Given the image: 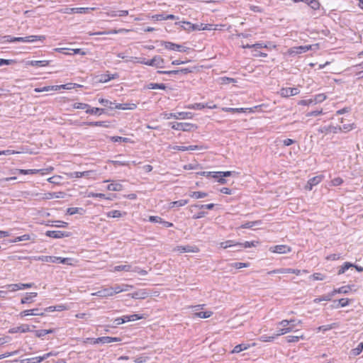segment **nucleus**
<instances>
[{"label": "nucleus", "mask_w": 363, "mask_h": 363, "mask_svg": "<svg viewBox=\"0 0 363 363\" xmlns=\"http://www.w3.org/2000/svg\"><path fill=\"white\" fill-rule=\"evenodd\" d=\"M127 318H129V315H123L120 318H117L115 319L114 322L116 325H121L123 323H125L126 322H130V320L127 319Z\"/></svg>", "instance_id": "55"}, {"label": "nucleus", "mask_w": 363, "mask_h": 363, "mask_svg": "<svg viewBox=\"0 0 363 363\" xmlns=\"http://www.w3.org/2000/svg\"><path fill=\"white\" fill-rule=\"evenodd\" d=\"M351 290V286L350 285L343 286L338 289H335L332 291L333 294V296L337 294H347Z\"/></svg>", "instance_id": "28"}, {"label": "nucleus", "mask_w": 363, "mask_h": 363, "mask_svg": "<svg viewBox=\"0 0 363 363\" xmlns=\"http://www.w3.org/2000/svg\"><path fill=\"white\" fill-rule=\"evenodd\" d=\"M269 251L278 254H286L291 252V247L286 245H278L271 247Z\"/></svg>", "instance_id": "12"}, {"label": "nucleus", "mask_w": 363, "mask_h": 363, "mask_svg": "<svg viewBox=\"0 0 363 363\" xmlns=\"http://www.w3.org/2000/svg\"><path fill=\"white\" fill-rule=\"evenodd\" d=\"M88 197H89V198H100V199H110V198L106 197L104 194H101V193L89 192L88 194Z\"/></svg>", "instance_id": "57"}, {"label": "nucleus", "mask_w": 363, "mask_h": 363, "mask_svg": "<svg viewBox=\"0 0 363 363\" xmlns=\"http://www.w3.org/2000/svg\"><path fill=\"white\" fill-rule=\"evenodd\" d=\"M311 48L312 45H311L293 47L288 50V53L291 56H295L298 54L306 52L311 50Z\"/></svg>", "instance_id": "7"}, {"label": "nucleus", "mask_w": 363, "mask_h": 363, "mask_svg": "<svg viewBox=\"0 0 363 363\" xmlns=\"http://www.w3.org/2000/svg\"><path fill=\"white\" fill-rule=\"evenodd\" d=\"M16 171L18 172V174H23V175H26V174H35L38 172H39L40 171H41V169H16Z\"/></svg>", "instance_id": "48"}, {"label": "nucleus", "mask_w": 363, "mask_h": 363, "mask_svg": "<svg viewBox=\"0 0 363 363\" xmlns=\"http://www.w3.org/2000/svg\"><path fill=\"white\" fill-rule=\"evenodd\" d=\"M350 303L349 298H340L337 301V303L334 306L335 308H338L339 306L345 307L348 306Z\"/></svg>", "instance_id": "53"}, {"label": "nucleus", "mask_w": 363, "mask_h": 363, "mask_svg": "<svg viewBox=\"0 0 363 363\" xmlns=\"http://www.w3.org/2000/svg\"><path fill=\"white\" fill-rule=\"evenodd\" d=\"M45 40V35H28L26 37H12L11 35H4L1 38V42L5 43H33L37 40L43 41Z\"/></svg>", "instance_id": "2"}, {"label": "nucleus", "mask_w": 363, "mask_h": 363, "mask_svg": "<svg viewBox=\"0 0 363 363\" xmlns=\"http://www.w3.org/2000/svg\"><path fill=\"white\" fill-rule=\"evenodd\" d=\"M51 60H31L28 61L27 65L33 67H45L49 65Z\"/></svg>", "instance_id": "24"}, {"label": "nucleus", "mask_w": 363, "mask_h": 363, "mask_svg": "<svg viewBox=\"0 0 363 363\" xmlns=\"http://www.w3.org/2000/svg\"><path fill=\"white\" fill-rule=\"evenodd\" d=\"M322 179H323L322 175L315 176V177H313V178L310 179L308 181V183L306 186V189L308 190H310V191L312 190V189L314 186H316L322 181Z\"/></svg>", "instance_id": "16"}, {"label": "nucleus", "mask_w": 363, "mask_h": 363, "mask_svg": "<svg viewBox=\"0 0 363 363\" xmlns=\"http://www.w3.org/2000/svg\"><path fill=\"white\" fill-rule=\"evenodd\" d=\"M222 110L225 112H228V113H246L247 112V109L246 108H228V107H225V108H223Z\"/></svg>", "instance_id": "37"}, {"label": "nucleus", "mask_w": 363, "mask_h": 363, "mask_svg": "<svg viewBox=\"0 0 363 363\" xmlns=\"http://www.w3.org/2000/svg\"><path fill=\"white\" fill-rule=\"evenodd\" d=\"M213 315V312L208 311H201V312H195L194 313V318H208L211 317Z\"/></svg>", "instance_id": "34"}, {"label": "nucleus", "mask_w": 363, "mask_h": 363, "mask_svg": "<svg viewBox=\"0 0 363 363\" xmlns=\"http://www.w3.org/2000/svg\"><path fill=\"white\" fill-rule=\"evenodd\" d=\"M164 60L160 55H155L152 59L148 60L147 65L155 67L157 68H164Z\"/></svg>", "instance_id": "11"}, {"label": "nucleus", "mask_w": 363, "mask_h": 363, "mask_svg": "<svg viewBox=\"0 0 363 363\" xmlns=\"http://www.w3.org/2000/svg\"><path fill=\"white\" fill-rule=\"evenodd\" d=\"M326 99V96L324 94H316L313 99V104L321 103Z\"/></svg>", "instance_id": "51"}, {"label": "nucleus", "mask_w": 363, "mask_h": 363, "mask_svg": "<svg viewBox=\"0 0 363 363\" xmlns=\"http://www.w3.org/2000/svg\"><path fill=\"white\" fill-rule=\"evenodd\" d=\"M149 295L150 293L146 289H140L128 294L129 296L134 299H145Z\"/></svg>", "instance_id": "14"}, {"label": "nucleus", "mask_w": 363, "mask_h": 363, "mask_svg": "<svg viewBox=\"0 0 363 363\" xmlns=\"http://www.w3.org/2000/svg\"><path fill=\"white\" fill-rule=\"evenodd\" d=\"M30 326L26 324L21 325L18 327H15L13 328H11L9 330V333H27L30 332Z\"/></svg>", "instance_id": "19"}, {"label": "nucleus", "mask_w": 363, "mask_h": 363, "mask_svg": "<svg viewBox=\"0 0 363 363\" xmlns=\"http://www.w3.org/2000/svg\"><path fill=\"white\" fill-rule=\"evenodd\" d=\"M99 102L104 106L109 107L110 108H113V106H111L112 104H113L111 101L105 99H99Z\"/></svg>", "instance_id": "63"}, {"label": "nucleus", "mask_w": 363, "mask_h": 363, "mask_svg": "<svg viewBox=\"0 0 363 363\" xmlns=\"http://www.w3.org/2000/svg\"><path fill=\"white\" fill-rule=\"evenodd\" d=\"M126 213L123 212V215H125ZM108 218H120L123 216V213L118 210H113L108 212L106 213Z\"/></svg>", "instance_id": "45"}, {"label": "nucleus", "mask_w": 363, "mask_h": 363, "mask_svg": "<svg viewBox=\"0 0 363 363\" xmlns=\"http://www.w3.org/2000/svg\"><path fill=\"white\" fill-rule=\"evenodd\" d=\"M310 279L314 281H322L325 279V275L321 273H314L311 275Z\"/></svg>", "instance_id": "56"}, {"label": "nucleus", "mask_w": 363, "mask_h": 363, "mask_svg": "<svg viewBox=\"0 0 363 363\" xmlns=\"http://www.w3.org/2000/svg\"><path fill=\"white\" fill-rule=\"evenodd\" d=\"M188 202H189V200H187V199H181L179 201H172L169 203V208H172L174 207L179 208L181 206H184L186 204H187Z\"/></svg>", "instance_id": "36"}, {"label": "nucleus", "mask_w": 363, "mask_h": 363, "mask_svg": "<svg viewBox=\"0 0 363 363\" xmlns=\"http://www.w3.org/2000/svg\"><path fill=\"white\" fill-rule=\"evenodd\" d=\"M256 243H257V242H255V241H245V242L242 243V242H240V245H238V248L235 250V251H240L242 250V248H248V247H255L256 246Z\"/></svg>", "instance_id": "35"}, {"label": "nucleus", "mask_w": 363, "mask_h": 363, "mask_svg": "<svg viewBox=\"0 0 363 363\" xmlns=\"http://www.w3.org/2000/svg\"><path fill=\"white\" fill-rule=\"evenodd\" d=\"M51 226H55L57 228H67L68 226V223L62 221V220H53L51 221Z\"/></svg>", "instance_id": "50"}, {"label": "nucleus", "mask_w": 363, "mask_h": 363, "mask_svg": "<svg viewBox=\"0 0 363 363\" xmlns=\"http://www.w3.org/2000/svg\"><path fill=\"white\" fill-rule=\"evenodd\" d=\"M163 118L169 119L174 118L175 119H191L193 118L194 114L191 112H177V113H162Z\"/></svg>", "instance_id": "4"}, {"label": "nucleus", "mask_w": 363, "mask_h": 363, "mask_svg": "<svg viewBox=\"0 0 363 363\" xmlns=\"http://www.w3.org/2000/svg\"><path fill=\"white\" fill-rule=\"evenodd\" d=\"M149 221L151 223H158L162 224L165 228H170L174 225L172 223L163 220L161 217L157 216H151L149 217Z\"/></svg>", "instance_id": "15"}, {"label": "nucleus", "mask_w": 363, "mask_h": 363, "mask_svg": "<svg viewBox=\"0 0 363 363\" xmlns=\"http://www.w3.org/2000/svg\"><path fill=\"white\" fill-rule=\"evenodd\" d=\"M4 287L10 291H16L20 290L18 284H8V285H6Z\"/></svg>", "instance_id": "64"}, {"label": "nucleus", "mask_w": 363, "mask_h": 363, "mask_svg": "<svg viewBox=\"0 0 363 363\" xmlns=\"http://www.w3.org/2000/svg\"><path fill=\"white\" fill-rule=\"evenodd\" d=\"M175 25H179V26H181V27L184 30H186L188 32H190V31H193V29H191V28H189V26H193V23H191V22L189 21H179V22H176L175 23Z\"/></svg>", "instance_id": "42"}, {"label": "nucleus", "mask_w": 363, "mask_h": 363, "mask_svg": "<svg viewBox=\"0 0 363 363\" xmlns=\"http://www.w3.org/2000/svg\"><path fill=\"white\" fill-rule=\"evenodd\" d=\"M94 8H89V7H81V8H65L60 10V12L62 13L72 14V13H86L91 10H94Z\"/></svg>", "instance_id": "6"}, {"label": "nucleus", "mask_w": 363, "mask_h": 363, "mask_svg": "<svg viewBox=\"0 0 363 363\" xmlns=\"http://www.w3.org/2000/svg\"><path fill=\"white\" fill-rule=\"evenodd\" d=\"M38 296V294L36 292H30V293H26L25 296L21 298V303L26 304V303H30L33 302V298L36 297Z\"/></svg>", "instance_id": "20"}, {"label": "nucleus", "mask_w": 363, "mask_h": 363, "mask_svg": "<svg viewBox=\"0 0 363 363\" xmlns=\"http://www.w3.org/2000/svg\"><path fill=\"white\" fill-rule=\"evenodd\" d=\"M294 2L302 1L306 3L313 10H317L320 8V3L318 0H293Z\"/></svg>", "instance_id": "21"}, {"label": "nucleus", "mask_w": 363, "mask_h": 363, "mask_svg": "<svg viewBox=\"0 0 363 363\" xmlns=\"http://www.w3.org/2000/svg\"><path fill=\"white\" fill-rule=\"evenodd\" d=\"M305 336L303 334L298 335H288L286 337V340L287 342L292 343V342H297L300 340H304Z\"/></svg>", "instance_id": "29"}, {"label": "nucleus", "mask_w": 363, "mask_h": 363, "mask_svg": "<svg viewBox=\"0 0 363 363\" xmlns=\"http://www.w3.org/2000/svg\"><path fill=\"white\" fill-rule=\"evenodd\" d=\"M41 360L39 359V357H35L32 358L25 359L21 361V363H40Z\"/></svg>", "instance_id": "61"}, {"label": "nucleus", "mask_w": 363, "mask_h": 363, "mask_svg": "<svg viewBox=\"0 0 363 363\" xmlns=\"http://www.w3.org/2000/svg\"><path fill=\"white\" fill-rule=\"evenodd\" d=\"M208 196V194L203 191H191L189 193V196L194 199H203Z\"/></svg>", "instance_id": "43"}, {"label": "nucleus", "mask_w": 363, "mask_h": 363, "mask_svg": "<svg viewBox=\"0 0 363 363\" xmlns=\"http://www.w3.org/2000/svg\"><path fill=\"white\" fill-rule=\"evenodd\" d=\"M339 131H342V127L341 126H333V125H329V126H324L319 129V132L320 133H328L329 132H333V133H337Z\"/></svg>", "instance_id": "18"}, {"label": "nucleus", "mask_w": 363, "mask_h": 363, "mask_svg": "<svg viewBox=\"0 0 363 363\" xmlns=\"http://www.w3.org/2000/svg\"><path fill=\"white\" fill-rule=\"evenodd\" d=\"M81 86H82L79 85L78 84H72V83H67V84H62V85H55V87L56 88L55 91L60 90L61 89L69 90V89H74L75 87H81Z\"/></svg>", "instance_id": "26"}, {"label": "nucleus", "mask_w": 363, "mask_h": 363, "mask_svg": "<svg viewBox=\"0 0 363 363\" xmlns=\"http://www.w3.org/2000/svg\"><path fill=\"white\" fill-rule=\"evenodd\" d=\"M45 235L49 238L58 239L69 237L71 235V233L60 230H48L45 232Z\"/></svg>", "instance_id": "8"}, {"label": "nucleus", "mask_w": 363, "mask_h": 363, "mask_svg": "<svg viewBox=\"0 0 363 363\" xmlns=\"http://www.w3.org/2000/svg\"><path fill=\"white\" fill-rule=\"evenodd\" d=\"M146 88L149 89H158L164 90V89H166L167 86L164 84L149 83L146 86Z\"/></svg>", "instance_id": "39"}, {"label": "nucleus", "mask_w": 363, "mask_h": 363, "mask_svg": "<svg viewBox=\"0 0 363 363\" xmlns=\"http://www.w3.org/2000/svg\"><path fill=\"white\" fill-rule=\"evenodd\" d=\"M178 251L181 253L183 252H195L198 251V248L196 247H192L190 245L186 246H179Z\"/></svg>", "instance_id": "27"}, {"label": "nucleus", "mask_w": 363, "mask_h": 363, "mask_svg": "<svg viewBox=\"0 0 363 363\" xmlns=\"http://www.w3.org/2000/svg\"><path fill=\"white\" fill-rule=\"evenodd\" d=\"M261 220L248 221L241 225V228H251L255 225L261 224Z\"/></svg>", "instance_id": "46"}, {"label": "nucleus", "mask_w": 363, "mask_h": 363, "mask_svg": "<svg viewBox=\"0 0 363 363\" xmlns=\"http://www.w3.org/2000/svg\"><path fill=\"white\" fill-rule=\"evenodd\" d=\"M110 140L114 143H131V139L129 138H123L121 136H111Z\"/></svg>", "instance_id": "40"}, {"label": "nucleus", "mask_w": 363, "mask_h": 363, "mask_svg": "<svg viewBox=\"0 0 363 363\" xmlns=\"http://www.w3.org/2000/svg\"><path fill=\"white\" fill-rule=\"evenodd\" d=\"M188 108L194 110H201L204 108V104L203 103H195L187 106Z\"/></svg>", "instance_id": "59"}, {"label": "nucleus", "mask_w": 363, "mask_h": 363, "mask_svg": "<svg viewBox=\"0 0 363 363\" xmlns=\"http://www.w3.org/2000/svg\"><path fill=\"white\" fill-rule=\"evenodd\" d=\"M107 189L113 191H120L123 189V186L119 183L113 182L107 186Z\"/></svg>", "instance_id": "38"}, {"label": "nucleus", "mask_w": 363, "mask_h": 363, "mask_svg": "<svg viewBox=\"0 0 363 363\" xmlns=\"http://www.w3.org/2000/svg\"><path fill=\"white\" fill-rule=\"evenodd\" d=\"M250 347V344L241 343V344H239V345H237L236 346H235L232 352L233 353H239L242 351H244V350L248 349Z\"/></svg>", "instance_id": "31"}, {"label": "nucleus", "mask_w": 363, "mask_h": 363, "mask_svg": "<svg viewBox=\"0 0 363 363\" xmlns=\"http://www.w3.org/2000/svg\"><path fill=\"white\" fill-rule=\"evenodd\" d=\"M298 94H299V90L298 88H295V87L282 88L279 91V94L282 97H286V98L291 96H296Z\"/></svg>", "instance_id": "10"}, {"label": "nucleus", "mask_w": 363, "mask_h": 363, "mask_svg": "<svg viewBox=\"0 0 363 363\" xmlns=\"http://www.w3.org/2000/svg\"><path fill=\"white\" fill-rule=\"evenodd\" d=\"M114 270L116 272H130L132 271V266L130 264L117 265L114 267Z\"/></svg>", "instance_id": "47"}, {"label": "nucleus", "mask_w": 363, "mask_h": 363, "mask_svg": "<svg viewBox=\"0 0 363 363\" xmlns=\"http://www.w3.org/2000/svg\"><path fill=\"white\" fill-rule=\"evenodd\" d=\"M162 45H164V47L169 50H177L179 52H186L187 50V48H185L181 45L176 44L172 42L169 41H163L162 42Z\"/></svg>", "instance_id": "9"}, {"label": "nucleus", "mask_w": 363, "mask_h": 363, "mask_svg": "<svg viewBox=\"0 0 363 363\" xmlns=\"http://www.w3.org/2000/svg\"><path fill=\"white\" fill-rule=\"evenodd\" d=\"M99 341L101 342V344L111 343L114 342H121V338L117 337H109V336H104L98 337Z\"/></svg>", "instance_id": "22"}, {"label": "nucleus", "mask_w": 363, "mask_h": 363, "mask_svg": "<svg viewBox=\"0 0 363 363\" xmlns=\"http://www.w3.org/2000/svg\"><path fill=\"white\" fill-rule=\"evenodd\" d=\"M113 108L119 110H134L137 108V105L133 103L114 104Z\"/></svg>", "instance_id": "17"}, {"label": "nucleus", "mask_w": 363, "mask_h": 363, "mask_svg": "<svg viewBox=\"0 0 363 363\" xmlns=\"http://www.w3.org/2000/svg\"><path fill=\"white\" fill-rule=\"evenodd\" d=\"M169 125L174 130H182V131H191L197 128V125L191 123H178L174 122L170 123Z\"/></svg>", "instance_id": "3"}, {"label": "nucleus", "mask_w": 363, "mask_h": 363, "mask_svg": "<svg viewBox=\"0 0 363 363\" xmlns=\"http://www.w3.org/2000/svg\"><path fill=\"white\" fill-rule=\"evenodd\" d=\"M38 259L47 262L60 263L64 264H70L71 261L70 258H63L55 256H42L39 257Z\"/></svg>", "instance_id": "5"}, {"label": "nucleus", "mask_w": 363, "mask_h": 363, "mask_svg": "<svg viewBox=\"0 0 363 363\" xmlns=\"http://www.w3.org/2000/svg\"><path fill=\"white\" fill-rule=\"evenodd\" d=\"M333 297V294L331 291V292L328 293V294H325V295L321 296H320L318 298H315L313 300V303H320L322 301H330L332 300Z\"/></svg>", "instance_id": "30"}, {"label": "nucleus", "mask_w": 363, "mask_h": 363, "mask_svg": "<svg viewBox=\"0 0 363 363\" xmlns=\"http://www.w3.org/2000/svg\"><path fill=\"white\" fill-rule=\"evenodd\" d=\"M89 173H90V172H89V171H85V172H74L71 173V175H72V177L81 178V177H84V176H89Z\"/></svg>", "instance_id": "58"}, {"label": "nucleus", "mask_w": 363, "mask_h": 363, "mask_svg": "<svg viewBox=\"0 0 363 363\" xmlns=\"http://www.w3.org/2000/svg\"><path fill=\"white\" fill-rule=\"evenodd\" d=\"M56 88L55 87V85L53 86H45L40 88H35L34 89L35 92L39 93L43 91H55Z\"/></svg>", "instance_id": "49"}, {"label": "nucleus", "mask_w": 363, "mask_h": 363, "mask_svg": "<svg viewBox=\"0 0 363 363\" xmlns=\"http://www.w3.org/2000/svg\"><path fill=\"white\" fill-rule=\"evenodd\" d=\"M250 265L247 262H233L230 264V266L235 269H241L243 267H248Z\"/></svg>", "instance_id": "60"}, {"label": "nucleus", "mask_w": 363, "mask_h": 363, "mask_svg": "<svg viewBox=\"0 0 363 363\" xmlns=\"http://www.w3.org/2000/svg\"><path fill=\"white\" fill-rule=\"evenodd\" d=\"M82 125H88V126H100L104 128H108L109 124L107 121H86L83 122Z\"/></svg>", "instance_id": "23"}, {"label": "nucleus", "mask_w": 363, "mask_h": 363, "mask_svg": "<svg viewBox=\"0 0 363 363\" xmlns=\"http://www.w3.org/2000/svg\"><path fill=\"white\" fill-rule=\"evenodd\" d=\"M292 331H293V326H289L288 328H279L277 330V333L274 336L276 337H278L280 335H285V334L292 332Z\"/></svg>", "instance_id": "44"}, {"label": "nucleus", "mask_w": 363, "mask_h": 363, "mask_svg": "<svg viewBox=\"0 0 363 363\" xmlns=\"http://www.w3.org/2000/svg\"><path fill=\"white\" fill-rule=\"evenodd\" d=\"M354 266V264L346 262L338 268L337 274L340 275L344 274L347 269Z\"/></svg>", "instance_id": "33"}, {"label": "nucleus", "mask_w": 363, "mask_h": 363, "mask_svg": "<svg viewBox=\"0 0 363 363\" xmlns=\"http://www.w3.org/2000/svg\"><path fill=\"white\" fill-rule=\"evenodd\" d=\"M86 113L89 114H96L100 116L105 113V109L101 108H91L89 106V108L86 110Z\"/></svg>", "instance_id": "32"}, {"label": "nucleus", "mask_w": 363, "mask_h": 363, "mask_svg": "<svg viewBox=\"0 0 363 363\" xmlns=\"http://www.w3.org/2000/svg\"><path fill=\"white\" fill-rule=\"evenodd\" d=\"M363 351V342H360L356 348L352 350L351 353L354 356L359 355Z\"/></svg>", "instance_id": "54"}, {"label": "nucleus", "mask_w": 363, "mask_h": 363, "mask_svg": "<svg viewBox=\"0 0 363 363\" xmlns=\"http://www.w3.org/2000/svg\"><path fill=\"white\" fill-rule=\"evenodd\" d=\"M214 204L213 203H208V204H195V205H192L191 207H194V208H199V209H208V210H211L214 207Z\"/></svg>", "instance_id": "52"}, {"label": "nucleus", "mask_w": 363, "mask_h": 363, "mask_svg": "<svg viewBox=\"0 0 363 363\" xmlns=\"http://www.w3.org/2000/svg\"><path fill=\"white\" fill-rule=\"evenodd\" d=\"M133 288V286L128 285V284H115L113 286L111 287H106L101 289V290L96 291L94 294V295L101 297V298H106L109 296H112L114 294H117L118 293L126 291L129 289Z\"/></svg>", "instance_id": "1"}, {"label": "nucleus", "mask_w": 363, "mask_h": 363, "mask_svg": "<svg viewBox=\"0 0 363 363\" xmlns=\"http://www.w3.org/2000/svg\"><path fill=\"white\" fill-rule=\"evenodd\" d=\"M335 323H333V324H330V325H321L320 327L318 328V331H323V332H325V331H328V330H330L333 328H335Z\"/></svg>", "instance_id": "62"}, {"label": "nucleus", "mask_w": 363, "mask_h": 363, "mask_svg": "<svg viewBox=\"0 0 363 363\" xmlns=\"http://www.w3.org/2000/svg\"><path fill=\"white\" fill-rule=\"evenodd\" d=\"M238 245H240V242H237L235 240H228L224 242H222L220 243V247L223 249H226L228 247H235L238 248Z\"/></svg>", "instance_id": "25"}, {"label": "nucleus", "mask_w": 363, "mask_h": 363, "mask_svg": "<svg viewBox=\"0 0 363 363\" xmlns=\"http://www.w3.org/2000/svg\"><path fill=\"white\" fill-rule=\"evenodd\" d=\"M84 212V210L82 208L70 207L67 209V213L70 216L76 214V213H79V214L82 215V214H83Z\"/></svg>", "instance_id": "41"}, {"label": "nucleus", "mask_w": 363, "mask_h": 363, "mask_svg": "<svg viewBox=\"0 0 363 363\" xmlns=\"http://www.w3.org/2000/svg\"><path fill=\"white\" fill-rule=\"evenodd\" d=\"M303 273H308L307 270H300L296 269H277V270H272L268 272L269 274H276V273H291V274H295L296 275H300Z\"/></svg>", "instance_id": "13"}]
</instances>
